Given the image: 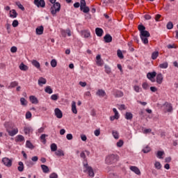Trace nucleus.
Listing matches in <instances>:
<instances>
[{"mask_svg": "<svg viewBox=\"0 0 178 178\" xmlns=\"http://www.w3.org/2000/svg\"><path fill=\"white\" fill-rule=\"evenodd\" d=\"M60 3L58 2L56 3L55 2L54 4L50 8V12L52 16H56V13H58V12H60Z\"/></svg>", "mask_w": 178, "mask_h": 178, "instance_id": "1", "label": "nucleus"}, {"mask_svg": "<svg viewBox=\"0 0 178 178\" xmlns=\"http://www.w3.org/2000/svg\"><path fill=\"white\" fill-rule=\"evenodd\" d=\"M83 167L86 169L84 172H87L88 176H90V177H94V170L92 169V167L88 165V163H86V161H83Z\"/></svg>", "mask_w": 178, "mask_h": 178, "instance_id": "2", "label": "nucleus"}, {"mask_svg": "<svg viewBox=\"0 0 178 178\" xmlns=\"http://www.w3.org/2000/svg\"><path fill=\"white\" fill-rule=\"evenodd\" d=\"M117 161H118V156L115 154L108 155L106 158V163H107V165H112V163H115V162H117Z\"/></svg>", "mask_w": 178, "mask_h": 178, "instance_id": "3", "label": "nucleus"}, {"mask_svg": "<svg viewBox=\"0 0 178 178\" xmlns=\"http://www.w3.org/2000/svg\"><path fill=\"white\" fill-rule=\"evenodd\" d=\"M1 162L7 168H10L12 166V163L13 162V159H9L8 157H4L2 159Z\"/></svg>", "mask_w": 178, "mask_h": 178, "instance_id": "4", "label": "nucleus"}, {"mask_svg": "<svg viewBox=\"0 0 178 178\" xmlns=\"http://www.w3.org/2000/svg\"><path fill=\"white\" fill-rule=\"evenodd\" d=\"M163 106L165 113H166V112H168L169 113L173 112V106H172V104L169 102H165L163 104Z\"/></svg>", "mask_w": 178, "mask_h": 178, "instance_id": "5", "label": "nucleus"}, {"mask_svg": "<svg viewBox=\"0 0 178 178\" xmlns=\"http://www.w3.org/2000/svg\"><path fill=\"white\" fill-rule=\"evenodd\" d=\"M33 3L38 8H45V1L44 0H34Z\"/></svg>", "mask_w": 178, "mask_h": 178, "instance_id": "6", "label": "nucleus"}, {"mask_svg": "<svg viewBox=\"0 0 178 178\" xmlns=\"http://www.w3.org/2000/svg\"><path fill=\"white\" fill-rule=\"evenodd\" d=\"M6 131L8 133L9 136H10V137H13V136H16V134H17V133H19V129H17V128H15L14 129H13L12 131L9 130V129H6Z\"/></svg>", "mask_w": 178, "mask_h": 178, "instance_id": "7", "label": "nucleus"}, {"mask_svg": "<svg viewBox=\"0 0 178 178\" xmlns=\"http://www.w3.org/2000/svg\"><path fill=\"white\" fill-rule=\"evenodd\" d=\"M54 112L58 119H62V118H63V114L62 113V111H60V109L57 108L55 109Z\"/></svg>", "mask_w": 178, "mask_h": 178, "instance_id": "8", "label": "nucleus"}, {"mask_svg": "<svg viewBox=\"0 0 178 178\" xmlns=\"http://www.w3.org/2000/svg\"><path fill=\"white\" fill-rule=\"evenodd\" d=\"M130 170L136 173V175H138V176H140V175H141V171H140V169L138 167L131 166Z\"/></svg>", "mask_w": 178, "mask_h": 178, "instance_id": "9", "label": "nucleus"}, {"mask_svg": "<svg viewBox=\"0 0 178 178\" xmlns=\"http://www.w3.org/2000/svg\"><path fill=\"white\" fill-rule=\"evenodd\" d=\"M96 63L97 66H102L104 65V60L101 58V55L98 54L96 57Z\"/></svg>", "mask_w": 178, "mask_h": 178, "instance_id": "10", "label": "nucleus"}, {"mask_svg": "<svg viewBox=\"0 0 178 178\" xmlns=\"http://www.w3.org/2000/svg\"><path fill=\"white\" fill-rule=\"evenodd\" d=\"M156 76V72H149L147 74V79H149V80H151L152 81V79H154Z\"/></svg>", "mask_w": 178, "mask_h": 178, "instance_id": "11", "label": "nucleus"}, {"mask_svg": "<svg viewBox=\"0 0 178 178\" xmlns=\"http://www.w3.org/2000/svg\"><path fill=\"white\" fill-rule=\"evenodd\" d=\"M162 81H163V75L162 74H158L156 76V83L158 84H162Z\"/></svg>", "mask_w": 178, "mask_h": 178, "instance_id": "12", "label": "nucleus"}, {"mask_svg": "<svg viewBox=\"0 0 178 178\" xmlns=\"http://www.w3.org/2000/svg\"><path fill=\"white\" fill-rule=\"evenodd\" d=\"M10 17L12 19H16L17 17V13L16 12V10H11L9 13Z\"/></svg>", "mask_w": 178, "mask_h": 178, "instance_id": "13", "label": "nucleus"}, {"mask_svg": "<svg viewBox=\"0 0 178 178\" xmlns=\"http://www.w3.org/2000/svg\"><path fill=\"white\" fill-rule=\"evenodd\" d=\"M95 33L97 37H102V34H104V31L101 28H96Z\"/></svg>", "mask_w": 178, "mask_h": 178, "instance_id": "14", "label": "nucleus"}, {"mask_svg": "<svg viewBox=\"0 0 178 178\" xmlns=\"http://www.w3.org/2000/svg\"><path fill=\"white\" fill-rule=\"evenodd\" d=\"M44 33V26H40L36 28V34L41 35Z\"/></svg>", "mask_w": 178, "mask_h": 178, "instance_id": "15", "label": "nucleus"}, {"mask_svg": "<svg viewBox=\"0 0 178 178\" xmlns=\"http://www.w3.org/2000/svg\"><path fill=\"white\" fill-rule=\"evenodd\" d=\"M104 40L105 41V42H112V36L109 34H106L104 37Z\"/></svg>", "mask_w": 178, "mask_h": 178, "instance_id": "16", "label": "nucleus"}, {"mask_svg": "<svg viewBox=\"0 0 178 178\" xmlns=\"http://www.w3.org/2000/svg\"><path fill=\"white\" fill-rule=\"evenodd\" d=\"M38 84L40 86V87H42V84H47V79L43 77L39 78Z\"/></svg>", "mask_w": 178, "mask_h": 178, "instance_id": "17", "label": "nucleus"}, {"mask_svg": "<svg viewBox=\"0 0 178 178\" xmlns=\"http://www.w3.org/2000/svg\"><path fill=\"white\" fill-rule=\"evenodd\" d=\"M97 95H98L99 97H105V95H106V93L105 92V91L102 89H99L97 90Z\"/></svg>", "mask_w": 178, "mask_h": 178, "instance_id": "18", "label": "nucleus"}, {"mask_svg": "<svg viewBox=\"0 0 178 178\" xmlns=\"http://www.w3.org/2000/svg\"><path fill=\"white\" fill-rule=\"evenodd\" d=\"M19 69L23 72H27V70H29V67L24 65V63H22L19 65Z\"/></svg>", "mask_w": 178, "mask_h": 178, "instance_id": "19", "label": "nucleus"}, {"mask_svg": "<svg viewBox=\"0 0 178 178\" xmlns=\"http://www.w3.org/2000/svg\"><path fill=\"white\" fill-rule=\"evenodd\" d=\"M19 166L17 167V170L19 172H23L24 170V164H23V162L19 161L18 163Z\"/></svg>", "mask_w": 178, "mask_h": 178, "instance_id": "20", "label": "nucleus"}, {"mask_svg": "<svg viewBox=\"0 0 178 178\" xmlns=\"http://www.w3.org/2000/svg\"><path fill=\"white\" fill-rule=\"evenodd\" d=\"M29 99L31 102H32V104H38V99H37V97H35V96H30Z\"/></svg>", "mask_w": 178, "mask_h": 178, "instance_id": "21", "label": "nucleus"}, {"mask_svg": "<svg viewBox=\"0 0 178 178\" xmlns=\"http://www.w3.org/2000/svg\"><path fill=\"white\" fill-rule=\"evenodd\" d=\"M72 111L76 115L77 114V108H76V102H72Z\"/></svg>", "mask_w": 178, "mask_h": 178, "instance_id": "22", "label": "nucleus"}, {"mask_svg": "<svg viewBox=\"0 0 178 178\" xmlns=\"http://www.w3.org/2000/svg\"><path fill=\"white\" fill-rule=\"evenodd\" d=\"M150 34L149 32H148V31H143L140 33V38L143 37H149Z\"/></svg>", "mask_w": 178, "mask_h": 178, "instance_id": "23", "label": "nucleus"}, {"mask_svg": "<svg viewBox=\"0 0 178 178\" xmlns=\"http://www.w3.org/2000/svg\"><path fill=\"white\" fill-rule=\"evenodd\" d=\"M32 65L35 66L37 69H40V63L35 60H32Z\"/></svg>", "mask_w": 178, "mask_h": 178, "instance_id": "24", "label": "nucleus"}, {"mask_svg": "<svg viewBox=\"0 0 178 178\" xmlns=\"http://www.w3.org/2000/svg\"><path fill=\"white\" fill-rule=\"evenodd\" d=\"M125 119H127V120H131V119H133V114L131 113L127 112L125 114Z\"/></svg>", "mask_w": 178, "mask_h": 178, "instance_id": "25", "label": "nucleus"}, {"mask_svg": "<svg viewBox=\"0 0 178 178\" xmlns=\"http://www.w3.org/2000/svg\"><path fill=\"white\" fill-rule=\"evenodd\" d=\"M41 168L44 173H48L49 172V168L46 165H41Z\"/></svg>", "mask_w": 178, "mask_h": 178, "instance_id": "26", "label": "nucleus"}, {"mask_svg": "<svg viewBox=\"0 0 178 178\" xmlns=\"http://www.w3.org/2000/svg\"><path fill=\"white\" fill-rule=\"evenodd\" d=\"M158 56H159V51H154L152 54V59H153V60H155Z\"/></svg>", "mask_w": 178, "mask_h": 178, "instance_id": "27", "label": "nucleus"}, {"mask_svg": "<svg viewBox=\"0 0 178 178\" xmlns=\"http://www.w3.org/2000/svg\"><path fill=\"white\" fill-rule=\"evenodd\" d=\"M169 65L168 64V62H164L159 65L160 69H167L168 66Z\"/></svg>", "mask_w": 178, "mask_h": 178, "instance_id": "28", "label": "nucleus"}, {"mask_svg": "<svg viewBox=\"0 0 178 178\" xmlns=\"http://www.w3.org/2000/svg\"><path fill=\"white\" fill-rule=\"evenodd\" d=\"M17 86H19V83H17V81H13L10 83L8 88H15V87H17Z\"/></svg>", "mask_w": 178, "mask_h": 178, "instance_id": "29", "label": "nucleus"}, {"mask_svg": "<svg viewBox=\"0 0 178 178\" xmlns=\"http://www.w3.org/2000/svg\"><path fill=\"white\" fill-rule=\"evenodd\" d=\"M57 156H65V153L61 149H58L55 152Z\"/></svg>", "mask_w": 178, "mask_h": 178, "instance_id": "30", "label": "nucleus"}, {"mask_svg": "<svg viewBox=\"0 0 178 178\" xmlns=\"http://www.w3.org/2000/svg\"><path fill=\"white\" fill-rule=\"evenodd\" d=\"M48 135L46 134H42L40 136V140L42 141V143H43V144H46L47 143V139H45L46 137H47Z\"/></svg>", "mask_w": 178, "mask_h": 178, "instance_id": "31", "label": "nucleus"}, {"mask_svg": "<svg viewBox=\"0 0 178 178\" xmlns=\"http://www.w3.org/2000/svg\"><path fill=\"white\" fill-rule=\"evenodd\" d=\"M82 34L83 35L85 38H88V37H90V35H91V34L90 33V32L88 31H83Z\"/></svg>", "mask_w": 178, "mask_h": 178, "instance_id": "32", "label": "nucleus"}, {"mask_svg": "<svg viewBox=\"0 0 178 178\" xmlns=\"http://www.w3.org/2000/svg\"><path fill=\"white\" fill-rule=\"evenodd\" d=\"M20 102H21V104L23 106H27V100H26V99H24V97H22L20 99Z\"/></svg>", "mask_w": 178, "mask_h": 178, "instance_id": "33", "label": "nucleus"}, {"mask_svg": "<svg viewBox=\"0 0 178 178\" xmlns=\"http://www.w3.org/2000/svg\"><path fill=\"white\" fill-rule=\"evenodd\" d=\"M45 92H47V94H52L53 90L52 88H51V86H47L44 89Z\"/></svg>", "mask_w": 178, "mask_h": 178, "instance_id": "34", "label": "nucleus"}, {"mask_svg": "<svg viewBox=\"0 0 178 178\" xmlns=\"http://www.w3.org/2000/svg\"><path fill=\"white\" fill-rule=\"evenodd\" d=\"M51 149L53 152H55L58 149V146L55 143L51 145Z\"/></svg>", "mask_w": 178, "mask_h": 178, "instance_id": "35", "label": "nucleus"}, {"mask_svg": "<svg viewBox=\"0 0 178 178\" xmlns=\"http://www.w3.org/2000/svg\"><path fill=\"white\" fill-rule=\"evenodd\" d=\"M115 97H116L117 98H119L120 97H123V93L122 92V91H116L114 94Z\"/></svg>", "mask_w": 178, "mask_h": 178, "instance_id": "36", "label": "nucleus"}, {"mask_svg": "<svg viewBox=\"0 0 178 178\" xmlns=\"http://www.w3.org/2000/svg\"><path fill=\"white\" fill-rule=\"evenodd\" d=\"M165 154V152H162V151H159L157 152L156 154V156L157 158H159V159H162V156H163V154Z\"/></svg>", "mask_w": 178, "mask_h": 178, "instance_id": "37", "label": "nucleus"}, {"mask_svg": "<svg viewBox=\"0 0 178 178\" xmlns=\"http://www.w3.org/2000/svg\"><path fill=\"white\" fill-rule=\"evenodd\" d=\"M50 63L52 67H56L58 65V62L55 59L51 60Z\"/></svg>", "mask_w": 178, "mask_h": 178, "instance_id": "38", "label": "nucleus"}, {"mask_svg": "<svg viewBox=\"0 0 178 178\" xmlns=\"http://www.w3.org/2000/svg\"><path fill=\"white\" fill-rule=\"evenodd\" d=\"M81 10H82V12H83V13H88V12H90V8H88V6H85L83 7L82 9H81Z\"/></svg>", "mask_w": 178, "mask_h": 178, "instance_id": "39", "label": "nucleus"}, {"mask_svg": "<svg viewBox=\"0 0 178 178\" xmlns=\"http://www.w3.org/2000/svg\"><path fill=\"white\" fill-rule=\"evenodd\" d=\"M26 147L27 148H30L31 149H33V148H34V146L33 145L31 142H30V140L26 141Z\"/></svg>", "mask_w": 178, "mask_h": 178, "instance_id": "40", "label": "nucleus"}, {"mask_svg": "<svg viewBox=\"0 0 178 178\" xmlns=\"http://www.w3.org/2000/svg\"><path fill=\"white\" fill-rule=\"evenodd\" d=\"M87 6V3H86V0H81L80 9H83V8Z\"/></svg>", "mask_w": 178, "mask_h": 178, "instance_id": "41", "label": "nucleus"}, {"mask_svg": "<svg viewBox=\"0 0 178 178\" xmlns=\"http://www.w3.org/2000/svg\"><path fill=\"white\" fill-rule=\"evenodd\" d=\"M154 166H155L156 169H157L158 170H159V169H161V168H162V165H161V163H159V161H156L154 163Z\"/></svg>", "mask_w": 178, "mask_h": 178, "instance_id": "42", "label": "nucleus"}, {"mask_svg": "<svg viewBox=\"0 0 178 178\" xmlns=\"http://www.w3.org/2000/svg\"><path fill=\"white\" fill-rule=\"evenodd\" d=\"M142 151L143 152H144V154H148V152L151 151V147H149V146H147Z\"/></svg>", "mask_w": 178, "mask_h": 178, "instance_id": "43", "label": "nucleus"}, {"mask_svg": "<svg viewBox=\"0 0 178 178\" xmlns=\"http://www.w3.org/2000/svg\"><path fill=\"white\" fill-rule=\"evenodd\" d=\"M117 55L118 58H120V59H123V58H124V56H123V53H122V51L120 50H118Z\"/></svg>", "mask_w": 178, "mask_h": 178, "instance_id": "44", "label": "nucleus"}, {"mask_svg": "<svg viewBox=\"0 0 178 178\" xmlns=\"http://www.w3.org/2000/svg\"><path fill=\"white\" fill-rule=\"evenodd\" d=\"M112 134H113L114 138H115L116 140H118L119 138V133L117 131H113Z\"/></svg>", "mask_w": 178, "mask_h": 178, "instance_id": "45", "label": "nucleus"}, {"mask_svg": "<svg viewBox=\"0 0 178 178\" xmlns=\"http://www.w3.org/2000/svg\"><path fill=\"white\" fill-rule=\"evenodd\" d=\"M58 98H59V96L56 94L52 95L51 96V99H52V101H58Z\"/></svg>", "mask_w": 178, "mask_h": 178, "instance_id": "46", "label": "nucleus"}, {"mask_svg": "<svg viewBox=\"0 0 178 178\" xmlns=\"http://www.w3.org/2000/svg\"><path fill=\"white\" fill-rule=\"evenodd\" d=\"M138 29L140 33L142 31H145V26H144L143 25H138Z\"/></svg>", "mask_w": 178, "mask_h": 178, "instance_id": "47", "label": "nucleus"}, {"mask_svg": "<svg viewBox=\"0 0 178 178\" xmlns=\"http://www.w3.org/2000/svg\"><path fill=\"white\" fill-rule=\"evenodd\" d=\"M167 29L168 30H172V29H173V23H172V22H170L167 24Z\"/></svg>", "mask_w": 178, "mask_h": 178, "instance_id": "48", "label": "nucleus"}, {"mask_svg": "<svg viewBox=\"0 0 178 178\" xmlns=\"http://www.w3.org/2000/svg\"><path fill=\"white\" fill-rule=\"evenodd\" d=\"M31 131V128H30V127H25L24 128L25 134H30Z\"/></svg>", "mask_w": 178, "mask_h": 178, "instance_id": "49", "label": "nucleus"}, {"mask_svg": "<svg viewBox=\"0 0 178 178\" xmlns=\"http://www.w3.org/2000/svg\"><path fill=\"white\" fill-rule=\"evenodd\" d=\"M134 90L136 92H140V91H141V88L138 86H134Z\"/></svg>", "mask_w": 178, "mask_h": 178, "instance_id": "50", "label": "nucleus"}, {"mask_svg": "<svg viewBox=\"0 0 178 178\" xmlns=\"http://www.w3.org/2000/svg\"><path fill=\"white\" fill-rule=\"evenodd\" d=\"M144 44H148V37L140 38Z\"/></svg>", "mask_w": 178, "mask_h": 178, "instance_id": "51", "label": "nucleus"}, {"mask_svg": "<svg viewBox=\"0 0 178 178\" xmlns=\"http://www.w3.org/2000/svg\"><path fill=\"white\" fill-rule=\"evenodd\" d=\"M13 27H17L19 26V21L14 20L12 24Z\"/></svg>", "mask_w": 178, "mask_h": 178, "instance_id": "52", "label": "nucleus"}, {"mask_svg": "<svg viewBox=\"0 0 178 178\" xmlns=\"http://www.w3.org/2000/svg\"><path fill=\"white\" fill-rule=\"evenodd\" d=\"M94 134H95V136H96V137H98V136H99V134H101V129H96L94 131Z\"/></svg>", "mask_w": 178, "mask_h": 178, "instance_id": "53", "label": "nucleus"}, {"mask_svg": "<svg viewBox=\"0 0 178 178\" xmlns=\"http://www.w3.org/2000/svg\"><path fill=\"white\" fill-rule=\"evenodd\" d=\"M80 156H81V158H83V159H84V161L87 163V159H86V153H84V152H82L81 153ZM84 161H83V162H84Z\"/></svg>", "mask_w": 178, "mask_h": 178, "instance_id": "54", "label": "nucleus"}, {"mask_svg": "<svg viewBox=\"0 0 178 178\" xmlns=\"http://www.w3.org/2000/svg\"><path fill=\"white\" fill-rule=\"evenodd\" d=\"M16 5L18 6L19 9H21V10H24V7L19 2H17Z\"/></svg>", "mask_w": 178, "mask_h": 178, "instance_id": "55", "label": "nucleus"}, {"mask_svg": "<svg viewBox=\"0 0 178 178\" xmlns=\"http://www.w3.org/2000/svg\"><path fill=\"white\" fill-rule=\"evenodd\" d=\"M10 51L13 54L17 52V47L13 46L11 47Z\"/></svg>", "mask_w": 178, "mask_h": 178, "instance_id": "56", "label": "nucleus"}, {"mask_svg": "<svg viewBox=\"0 0 178 178\" xmlns=\"http://www.w3.org/2000/svg\"><path fill=\"white\" fill-rule=\"evenodd\" d=\"M26 119H31V112L30 111L26 112Z\"/></svg>", "mask_w": 178, "mask_h": 178, "instance_id": "57", "label": "nucleus"}, {"mask_svg": "<svg viewBox=\"0 0 178 178\" xmlns=\"http://www.w3.org/2000/svg\"><path fill=\"white\" fill-rule=\"evenodd\" d=\"M123 146V140H120L118 143H117V147H122Z\"/></svg>", "mask_w": 178, "mask_h": 178, "instance_id": "58", "label": "nucleus"}, {"mask_svg": "<svg viewBox=\"0 0 178 178\" xmlns=\"http://www.w3.org/2000/svg\"><path fill=\"white\" fill-rule=\"evenodd\" d=\"M24 137L22 135H19L17 136V141H24Z\"/></svg>", "mask_w": 178, "mask_h": 178, "instance_id": "59", "label": "nucleus"}, {"mask_svg": "<svg viewBox=\"0 0 178 178\" xmlns=\"http://www.w3.org/2000/svg\"><path fill=\"white\" fill-rule=\"evenodd\" d=\"M142 87L144 88V90H147V88L149 87L148 83L147 82L143 83L142 84Z\"/></svg>", "mask_w": 178, "mask_h": 178, "instance_id": "60", "label": "nucleus"}, {"mask_svg": "<svg viewBox=\"0 0 178 178\" xmlns=\"http://www.w3.org/2000/svg\"><path fill=\"white\" fill-rule=\"evenodd\" d=\"M50 178H58V174L53 172L49 176Z\"/></svg>", "mask_w": 178, "mask_h": 178, "instance_id": "61", "label": "nucleus"}, {"mask_svg": "<svg viewBox=\"0 0 178 178\" xmlns=\"http://www.w3.org/2000/svg\"><path fill=\"white\" fill-rule=\"evenodd\" d=\"M67 140H73V135L72 134H68L66 136Z\"/></svg>", "mask_w": 178, "mask_h": 178, "instance_id": "62", "label": "nucleus"}, {"mask_svg": "<svg viewBox=\"0 0 178 178\" xmlns=\"http://www.w3.org/2000/svg\"><path fill=\"white\" fill-rule=\"evenodd\" d=\"M6 29L8 30V33H10V27H11L10 24H6Z\"/></svg>", "mask_w": 178, "mask_h": 178, "instance_id": "63", "label": "nucleus"}, {"mask_svg": "<svg viewBox=\"0 0 178 178\" xmlns=\"http://www.w3.org/2000/svg\"><path fill=\"white\" fill-rule=\"evenodd\" d=\"M105 69H106V73H107V74H110L111 73V67L105 66Z\"/></svg>", "mask_w": 178, "mask_h": 178, "instance_id": "64", "label": "nucleus"}]
</instances>
